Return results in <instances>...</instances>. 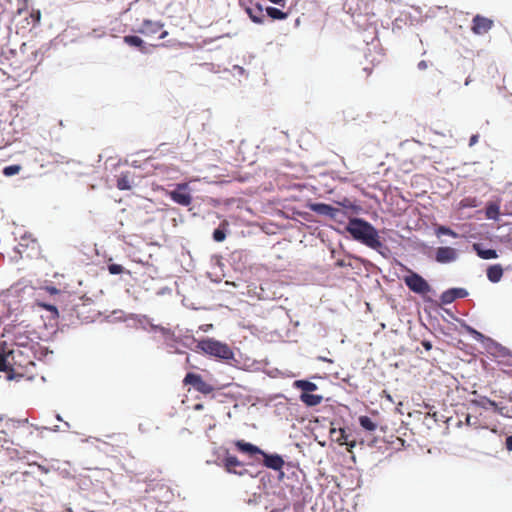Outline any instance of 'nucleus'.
<instances>
[{
  "instance_id": "nucleus-1",
  "label": "nucleus",
  "mask_w": 512,
  "mask_h": 512,
  "mask_svg": "<svg viewBox=\"0 0 512 512\" xmlns=\"http://www.w3.org/2000/svg\"><path fill=\"white\" fill-rule=\"evenodd\" d=\"M346 231L354 240L371 249L380 251L384 247L375 227L362 218H351L346 226Z\"/></svg>"
},
{
  "instance_id": "nucleus-2",
  "label": "nucleus",
  "mask_w": 512,
  "mask_h": 512,
  "mask_svg": "<svg viewBox=\"0 0 512 512\" xmlns=\"http://www.w3.org/2000/svg\"><path fill=\"white\" fill-rule=\"evenodd\" d=\"M234 445L240 452L247 453L252 457L260 455L263 458V465L269 469L281 471L285 464L283 458L280 455L268 454L258 446L245 442L244 440H237L234 442Z\"/></svg>"
},
{
  "instance_id": "nucleus-3",
  "label": "nucleus",
  "mask_w": 512,
  "mask_h": 512,
  "mask_svg": "<svg viewBox=\"0 0 512 512\" xmlns=\"http://www.w3.org/2000/svg\"><path fill=\"white\" fill-rule=\"evenodd\" d=\"M24 46L25 44L22 45L19 54L10 64L14 76L17 78L31 75L35 67L36 53L32 51L30 54H26Z\"/></svg>"
},
{
  "instance_id": "nucleus-4",
  "label": "nucleus",
  "mask_w": 512,
  "mask_h": 512,
  "mask_svg": "<svg viewBox=\"0 0 512 512\" xmlns=\"http://www.w3.org/2000/svg\"><path fill=\"white\" fill-rule=\"evenodd\" d=\"M197 347L205 354L223 360H231L234 357L233 350L226 343L212 338L199 341Z\"/></svg>"
},
{
  "instance_id": "nucleus-5",
  "label": "nucleus",
  "mask_w": 512,
  "mask_h": 512,
  "mask_svg": "<svg viewBox=\"0 0 512 512\" xmlns=\"http://www.w3.org/2000/svg\"><path fill=\"white\" fill-rule=\"evenodd\" d=\"M183 385H190L194 388V390L204 395H209L215 390L214 386L205 381L200 374L193 372L186 374L183 379Z\"/></svg>"
},
{
  "instance_id": "nucleus-6",
  "label": "nucleus",
  "mask_w": 512,
  "mask_h": 512,
  "mask_svg": "<svg viewBox=\"0 0 512 512\" xmlns=\"http://www.w3.org/2000/svg\"><path fill=\"white\" fill-rule=\"evenodd\" d=\"M139 32L152 39H164L168 35V31L164 29V24L151 20H144Z\"/></svg>"
},
{
  "instance_id": "nucleus-7",
  "label": "nucleus",
  "mask_w": 512,
  "mask_h": 512,
  "mask_svg": "<svg viewBox=\"0 0 512 512\" xmlns=\"http://www.w3.org/2000/svg\"><path fill=\"white\" fill-rule=\"evenodd\" d=\"M406 286L417 294H426L430 291L428 282L418 273L410 271V274L404 277Z\"/></svg>"
},
{
  "instance_id": "nucleus-8",
  "label": "nucleus",
  "mask_w": 512,
  "mask_h": 512,
  "mask_svg": "<svg viewBox=\"0 0 512 512\" xmlns=\"http://www.w3.org/2000/svg\"><path fill=\"white\" fill-rule=\"evenodd\" d=\"M494 26V21L490 18L477 14L472 19L471 31L476 35H483L490 31Z\"/></svg>"
},
{
  "instance_id": "nucleus-9",
  "label": "nucleus",
  "mask_w": 512,
  "mask_h": 512,
  "mask_svg": "<svg viewBox=\"0 0 512 512\" xmlns=\"http://www.w3.org/2000/svg\"><path fill=\"white\" fill-rule=\"evenodd\" d=\"M187 189L188 185L186 183L178 184L175 190L169 192V196L175 203L182 206H189L192 202V197L186 191Z\"/></svg>"
},
{
  "instance_id": "nucleus-10",
  "label": "nucleus",
  "mask_w": 512,
  "mask_h": 512,
  "mask_svg": "<svg viewBox=\"0 0 512 512\" xmlns=\"http://www.w3.org/2000/svg\"><path fill=\"white\" fill-rule=\"evenodd\" d=\"M222 465L225 471L228 473L242 476L247 472V470L244 467V464L234 455H227L223 459Z\"/></svg>"
},
{
  "instance_id": "nucleus-11",
  "label": "nucleus",
  "mask_w": 512,
  "mask_h": 512,
  "mask_svg": "<svg viewBox=\"0 0 512 512\" xmlns=\"http://www.w3.org/2000/svg\"><path fill=\"white\" fill-rule=\"evenodd\" d=\"M456 249L448 246L439 247L436 250L435 259L439 263H450L457 259Z\"/></svg>"
},
{
  "instance_id": "nucleus-12",
  "label": "nucleus",
  "mask_w": 512,
  "mask_h": 512,
  "mask_svg": "<svg viewBox=\"0 0 512 512\" xmlns=\"http://www.w3.org/2000/svg\"><path fill=\"white\" fill-rule=\"evenodd\" d=\"M309 208L311 211L317 214L326 215L331 218H335L337 213H339V209L334 208L331 205L325 203H312L309 204Z\"/></svg>"
},
{
  "instance_id": "nucleus-13",
  "label": "nucleus",
  "mask_w": 512,
  "mask_h": 512,
  "mask_svg": "<svg viewBox=\"0 0 512 512\" xmlns=\"http://www.w3.org/2000/svg\"><path fill=\"white\" fill-rule=\"evenodd\" d=\"M467 291L463 288H453L442 293L441 301L444 304H450L458 298H464L467 296Z\"/></svg>"
},
{
  "instance_id": "nucleus-14",
  "label": "nucleus",
  "mask_w": 512,
  "mask_h": 512,
  "mask_svg": "<svg viewBox=\"0 0 512 512\" xmlns=\"http://www.w3.org/2000/svg\"><path fill=\"white\" fill-rule=\"evenodd\" d=\"M15 350L10 349L5 351L4 349L0 352V371L8 372L12 370V360H14Z\"/></svg>"
},
{
  "instance_id": "nucleus-15",
  "label": "nucleus",
  "mask_w": 512,
  "mask_h": 512,
  "mask_svg": "<svg viewBox=\"0 0 512 512\" xmlns=\"http://www.w3.org/2000/svg\"><path fill=\"white\" fill-rule=\"evenodd\" d=\"M503 276V268L500 264H495L487 269V278L493 283H497Z\"/></svg>"
},
{
  "instance_id": "nucleus-16",
  "label": "nucleus",
  "mask_w": 512,
  "mask_h": 512,
  "mask_svg": "<svg viewBox=\"0 0 512 512\" xmlns=\"http://www.w3.org/2000/svg\"><path fill=\"white\" fill-rule=\"evenodd\" d=\"M473 249L480 258L485 259V260L495 259L498 257L496 250L484 249L481 247L480 244H477V243L473 244Z\"/></svg>"
},
{
  "instance_id": "nucleus-17",
  "label": "nucleus",
  "mask_w": 512,
  "mask_h": 512,
  "mask_svg": "<svg viewBox=\"0 0 512 512\" xmlns=\"http://www.w3.org/2000/svg\"><path fill=\"white\" fill-rule=\"evenodd\" d=\"M300 400L308 407H314L319 405L323 397L321 395L310 394V393H302L300 395Z\"/></svg>"
},
{
  "instance_id": "nucleus-18",
  "label": "nucleus",
  "mask_w": 512,
  "mask_h": 512,
  "mask_svg": "<svg viewBox=\"0 0 512 512\" xmlns=\"http://www.w3.org/2000/svg\"><path fill=\"white\" fill-rule=\"evenodd\" d=\"M116 186L119 190H130L132 188L130 172L121 173L117 178Z\"/></svg>"
},
{
  "instance_id": "nucleus-19",
  "label": "nucleus",
  "mask_w": 512,
  "mask_h": 512,
  "mask_svg": "<svg viewBox=\"0 0 512 512\" xmlns=\"http://www.w3.org/2000/svg\"><path fill=\"white\" fill-rule=\"evenodd\" d=\"M246 12L248 13L250 19L257 24L263 23L264 15L262 8L257 6L255 8H247Z\"/></svg>"
},
{
  "instance_id": "nucleus-20",
  "label": "nucleus",
  "mask_w": 512,
  "mask_h": 512,
  "mask_svg": "<svg viewBox=\"0 0 512 512\" xmlns=\"http://www.w3.org/2000/svg\"><path fill=\"white\" fill-rule=\"evenodd\" d=\"M227 227H228V222L226 220H224L220 224L219 228L214 230V232H213V239L216 242H222V241L225 240Z\"/></svg>"
},
{
  "instance_id": "nucleus-21",
  "label": "nucleus",
  "mask_w": 512,
  "mask_h": 512,
  "mask_svg": "<svg viewBox=\"0 0 512 512\" xmlns=\"http://www.w3.org/2000/svg\"><path fill=\"white\" fill-rule=\"evenodd\" d=\"M360 426L369 432H374L377 429V424L368 416L359 417Z\"/></svg>"
},
{
  "instance_id": "nucleus-22",
  "label": "nucleus",
  "mask_w": 512,
  "mask_h": 512,
  "mask_svg": "<svg viewBox=\"0 0 512 512\" xmlns=\"http://www.w3.org/2000/svg\"><path fill=\"white\" fill-rule=\"evenodd\" d=\"M295 386L303 391V393L313 392L317 389V385L307 380H298Z\"/></svg>"
},
{
  "instance_id": "nucleus-23",
  "label": "nucleus",
  "mask_w": 512,
  "mask_h": 512,
  "mask_svg": "<svg viewBox=\"0 0 512 512\" xmlns=\"http://www.w3.org/2000/svg\"><path fill=\"white\" fill-rule=\"evenodd\" d=\"M266 13L269 17L275 20H283L286 19L288 16L287 13L282 12L281 10L275 7H267Z\"/></svg>"
},
{
  "instance_id": "nucleus-24",
  "label": "nucleus",
  "mask_w": 512,
  "mask_h": 512,
  "mask_svg": "<svg viewBox=\"0 0 512 512\" xmlns=\"http://www.w3.org/2000/svg\"><path fill=\"white\" fill-rule=\"evenodd\" d=\"M124 42L130 46H135V47H138V48H143V40L138 37V36H135V35H127L124 37Z\"/></svg>"
},
{
  "instance_id": "nucleus-25",
  "label": "nucleus",
  "mask_w": 512,
  "mask_h": 512,
  "mask_svg": "<svg viewBox=\"0 0 512 512\" xmlns=\"http://www.w3.org/2000/svg\"><path fill=\"white\" fill-rule=\"evenodd\" d=\"M436 235L437 236L448 235L453 238H457L459 236L455 231H453L451 228L446 227V226H438L436 228Z\"/></svg>"
},
{
  "instance_id": "nucleus-26",
  "label": "nucleus",
  "mask_w": 512,
  "mask_h": 512,
  "mask_svg": "<svg viewBox=\"0 0 512 512\" xmlns=\"http://www.w3.org/2000/svg\"><path fill=\"white\" fill-rule=\"evenodd\" d=\"M21 169H22V167L20 165L15 164V165L6 166L2 172L5 176L10 177V176L18 174L21 171Z\"/></svg>"
},
{
  "instance_id": "nucleus-27",
  "label": "nucleus",
  "mask_w": 512,
  "mask_h": 512,
  "mask_svg": "<svg viewBox=\"0 0 512 512\" xmlns=\"http://www.w3.org/2000/svg\"><path fill=\"white\" fill-rule=\"evenodd\" d=\"M108 271L110 274L117 275L121 274L124 271V268L119 264H109Z\"/></svg>"
},
{
  "instance_id": "nucleus-28",
  "label": "nucleus",
  "mask_w": 512,
  "mask_h": 512,
  "mask_svg": "<svg viewBox=\"0 0 512 512\" xmlns=\"http://www.w3.org/2000/svg\"><path fill=\"white\" fill-rule=\"evenodd\" d=\"M486 214H487L488 218L495 219L497 217V215L499 214V209L496 206L495 207L491 206L487 209Z\"/></svg>"
},
{
  "instance_id": "nucleus-29",
  "label": "nucleus",
  "mask_w": 512,
  "mask_h": 512,
  "mask_svg": "<svg viewBox=\"0 0 512 512\" xmlns=\"http://www.w3.org/2000/svg\"><path fill=\"white\" fill-rule=\"evenodd\" d=\"M505 446L508 451H512V435L506 438Z\"/></svg>"
},
{
  "instance_id": "nucleus-30",
  "label": "nucleus",
  "mask_w": 512,
  "mask_h": 512,
  "mask_svg": "<svg viewBox=\"0 0 512 512\" xmlns=\"http://www.w3.org/2000/svg\"><path fill=\"white\" fill-rule=\"evenodd\" d=\"M478 139H479V135H477V134L472 135L470 138V141H469V145L470 146L475 145L478 142Z\"/></svg>"
},
{
  "instance_id": "nucleus-31",
  "label": "nucleus",
  "mask_w": 512,
  "mask_h": 512,
  "mask_svg": "<svg viewBox=\"0 0 512 512\" xmlns=\"http://www.w3.org/2000/svg\"><path fill=\"white\" fill-rule=\"evenodd\" d=\"M421 344H422V346H423L427 351H429V350H431V349H432V344H431V342H430V341L424 340V341H422V343H421Z\"/></svg>"
},
{
  "instance_id": "nucleus-32",
  "label": "nucleus",
  "mask_w": 512,
  "mask_h": 512,
  "mask_svg": "<svg viewBox=\"0 0 512 512\" xmlns=\"http://www.w3.org/2000/svg\"><path fill=\"white\" fill-rule=\"evenodd\" d=\"M31 17L34 19V22H35V23L39 22V20H40V12H39V11H37V12H35V13H32V14H31Z\"/></svg>"
},
{
  "instance_id": "nucleus-33",
  "label": "nucleus",
  "mask_w": 512,
  "mask_h": 512,
  "mask_svg": "<svg viewBox=\"0 0 512 512\" xmlns=\"http://www.w3.org/2000/svg\"><path fill=\"white\" fill-rule=\"evenodd\" d=\"M344 433H345V431L341 430V439H339L338 441L340 442V444H347L348 445V442L346 440V437L344 436Z\"/></svg>"
},
{
  "instance_id": "nucleus-34",
  "label": "nucleus",
  "mask_w": 512,
  "mask_h": 512,
  "mask_svg": "<svg viewBox=\"0 0 512 512\" xmlns=\"http://www.w3.org/2000/svg\"><path fill=\"white\" fill-rule=\"evenodd\" d=\"M427 66H428V65H427V62H426V61H424V60H422V61H420V62L418 63V68H419L420 70H425V69L427 68Z\"/></svg>"
},
{
  "instance_id": "nucleus-35",
  "label": "nucleus",
  "mask_w": 512,
  "mask_h": 512,
  "mask_svg": "<svg viewBox=\"0 0 512 512\" xmlns=\"http://www.w3.org/2000/svg\"><path fill=\"white\" fill-rule=\"evenodd\" d=\"M42 307L46 308L47 310L49 311H54L56 312V307L55 306H52V305H46V304H40Z\"/></svg>"
},
{
  "instance_id": "nucleus-36",
  "label": "nucleus",
  "mask_w": 512,
  "mask_h": 512,
  "mask_svg": "<svg viewBox=\"0 0 512 512\" xmlns=\"http://www.w3.org/2000/svg\"><path fill=\"white\" fill-rule=\"evenodd\" d=\"M46 290L50 293V294H56L58 293L59 291L54 288V287H47Z\"/></svg>"
},
{
  "instance_id": "nucleus-37",
  "label": "nucleus",
  "mask_w": 512,
  "mask_h": 512,
  "mask_svg": "<svg viewBox=\"0 0 512 512\" xmlns=\"http://www.w3.org/2000/svg\"><path fill=\"white\" fill-rule=\"evenodd\" d=\"M270 2L277 4V5H284L285 0H269Z\"/></svg>"
},
{
  "instance_id": "nucleus-38",
  "label": "nucleus",
  "mask_w": 512,
  "mask_h": 512,
  "mask_svg": "<svg viewBox=\"0 0 512 512\" xmlns=\"http://www.w3.org/2000/svg\"><path fill=\"white\" fill-rule=\"evenodd\" d=\"M336 266H338V267H344V266H346V263L344 262V260H338V261L336 262Z\"/></svg>"
},
{
  "instance_id": "nucleus-39",
  "label": "nucleus",
  "mask_w": 512,
  "mask_h": 512,
  "mask_svg": "<svg viewBox=\"0 0 512 512\" xmlns=\"http://www.w3.org/2000/svg\"><path fill=\"white\" fill-rule=\"evenodd\" d=\"M194 409H195V410H202V409H203V404H196V405L194 406Z\"/></svg>"
},
{
  "instance_id": "nucleus-40",
  "label": "nucleus",
  "mask_w": 512,
  "mask_h": 512,
  "mask_svg": "<svg viewBox=\"0 0 512 512\" xmlns=\"http://www.w3.org/2000/svg\"><path fill=\"white\" fill-rule=\"evenodd\" d=\"M489 404H490L491 406L495 407V408L497 407V404H496V402H494V401H489Z\"/></svg>"
},
{
  "instance_id": "nucleus-41",
  "label": "nucleus",
  "mask_w": 512,
  "mask_h": 512,
  "mask_svg": "<svg viewBox=\"0 0 512 512\" xmlns=\"http://www.w3.org/2000/svg\"><path fill=\"white\" fill-rule=\"evenodd\" d=\"M56 419H57L58 421H62V418H61V416H60L59 414H57V415H56Z\"/></svg>"
}]
</instances>
